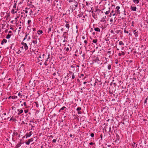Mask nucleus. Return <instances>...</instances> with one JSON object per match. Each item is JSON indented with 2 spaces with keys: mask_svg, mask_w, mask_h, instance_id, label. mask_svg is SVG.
Wrapping results in <instances>:
<instances>
[{
  "mask_svg": "<svg viewBox=\"0 0 148 148\" xmlns=\"http://www.w3.org/2000/svg\"><path fill=\"white\" fill-rule=\"evenodd\" d=\"M100 137L102 139V134H101L100 135Z\"/></svg>",
  "mask_w": 148,
  "mask_h": 148,
  "instance_id": "nucleus-58",
  "label": "nucleus"
},
{
  "mask_svg": "<svg viewBox=\"0 0 148 148\" xmlns=\"http://www.w3.org/2000/svg\"><path fill=\"white\" fill-rule=\"evenodd\" d=\"M133 1L134 3L136 4L138 3L139 2V0H133Z\"/></svg>",
  "mask_w": 148,
  "mask_h": 148,
  "instance_id": "nucleus-18",
  "label": "nucleus"
},
{
  "mask_svg": "<svg viewBox=\"0 0 148 148\" xmlns=\"http://www.w3.org/2000/svg\"><path fill=\"white\" fill-rule=\"evenodd\" d=\"M66 108V107L65 106L62 107L59 110V112H62V110H64Z\"/></svg>",
  "mask_w": 148,
  "mask_h": 148,
  "instance_id": "nucleus-17",
  "label": "nucleus"
},
{
  "mask_svg": "<svg viewBox=\"0 0 148 148\" xmlns=\"http://www.w3.org/2000/svg\"><path fill=\"white\" fill-rule=\"evenodd\" d=\"M65 22L66 23V24L65 25V26L66 28H67L68 31L69 30V28L70 27V25L68 24L69 22L68 21H65Z\"/></svg>",
  "mask_w": 148,
  "mask_h": 148,
  "instance_id": "nucleus-13",
  "label": "nucleus"
},
{
  "mask_svg": "<svg viewBox=\"0 0 148 148\" xmlns=\"http://www.w3.org/2000/svg\"><path fill=\"white\" fill-rule=\"evenodd\" d=\"M18 112V113L17 114L18 115H20L23 112V110H22V109L20 110V109H18L17 110Z\"/></svg>",
  "mask_w": 148,
  "mask_h": 148,
  "instance_id": "nucleus-11",
  "label": "nucleus"
},
{
  "mask_svg": "<svg viewBox=\"0 0 148 148\" xmlns=\"http://www.w3.org/2000/svg\"><path fill=\"white\" fill-rule=\"evenodd\" d=\"M63 36L64 37V39H65V38H67V37L66 36V35H63Z\"/></svg>",
  "mask_w": 148,
  "mask_h": 148,
  "instance_id": "nucleus-42",
  "label": "nucleus"
},
{
  "mask_svg": "<svg viewBox=\"0 0 148 148\" xmlns=\"http://www.w3.org/2000/svg\"><path fill=\"white\" fill-rule=\"evenodd\" d=\"M22 45L23 46L24 48L25 51L27 50L28 49V47L27 46V44L24 42H21Z\"/></svg>",
  "mask_w": 148,
  "mask_h": 148,
  "instance_id": "nucleus-6",
  "label": "nucleus"
},
{
  "mask_svg": "<svg viewBox=\"0 0 148 148\" xmlns=\"http://www.w3.org/2000/svg\"><path fill=\"white\" fill-rule=\"evenodd\" d=\"M39 35H40L43 33V31L42 30H39L37 32Z\"/></svg>",
  "mask_w": 148,
  "mask_h": 148,
  "instance_id": "nucleus-19",
  "label": "nucleus"
},
{
  "mask_svg": "<svg viewBox=\"0 0 148 148\" xmlns=\"http://www.w3.org/2000/svg\"><path fill=\"white\" fill-rule=\"evenodd\" d=\"M84 47H85V49H86V44H85L84 46Z\"/></svg>",
  "mask_w": 148,
  "mask_h": 148,
  "instance_id": "nucleus-59",
  "label": "nucleus"
},
{
  "mask_svg": "<svg viewBox=\"0 0 148 148\" xmlns=\"http://www.w3.org/2000/svg\"><path fill=\"white\" fill-rule=\"evenodd\" d=\"M133 33L134 35H135V37H137L138 35V33L137 31L136 30L133 31Z\"/></svg>",
  "mask_w": 148,
  "mask_h": 148,
  "instance_id": "nucleus-10",
  "label": "nucleus"
},
{
  "mask_svg": "<svg viewBox=\"0 0 148 148\" xmlns=\"http://www.w3.org/2000/svg\"><path fill=\"white\" fill-rule=\"evenodd\" d=\"M120 8V7L119 6H117L116 7V9L117 10H119V9Z\"/></svg>",
  "mask_w": 148,
  "mask_h": 148,
  "instance_id": "nucleus-39",
  "label": "nucleus"
},
{
  "mask_svg": "<svg viewBox=\"0 0 148 148\" xmlns=\"http://www.w3.org/2000/svg\"><path fill=\"white\" fill-rule=\"evenodd\" d=\"M47 1L50 3H51L53 1L52 0H47Z\"/></svg>",
  "mask_w": 148,
  "mask_h": 148,
  "instance_id": "nucleus-50",
  "label": "nucleus"
},
{
  "mask_svg": "<svg viewBox=\"0 0 148 148\" xmlns=\"http://www.w3.org/2000/svg\"><path fill=\"white\" fill-rule=\"evenodd\" d=\"M84 42L85 44H86L88 43V41L87 40H85L84 41Z\"/></svg>",
  "mask_w": 148,
  "mask_h": 148,
  "instance_id": "nucleus-43",
  "label": "nucleus"
},
{
  "mask_svg": "<svg viewBox=\"0 0 148 148\" xmlns=\"http://www.w3.org/2000/svg\"><path fill=\"white\" fill-rule=\"evenodd\" d=\"M82 39H83V40H84V39L85 38V37L84 36H82Z\"/></svg>",
  "mask_w": 148,
  "mask_h": 148,
  "instance_id": "nucleus-52",
  "label": "nucleus"
},
{
  "mask_svg": "<svg viewBox=\"0 0 148 148\" xmlns=\"http://www.w3.org/2000/svg\"><path fill=\"white\" fill-rule=\"evenodd\" d=\"M111 127H110L109 128V132H111Z\"/></svg>",
  "mask_w": 148,
  "mask_h": 148,
  "instance_id": "nucleus-51",
  "label": "nucleus"
},
{
  "mask_svg": "<svg viewBox=\"0 0 148 148\" xmlns=\"http://www.w3.org/2000/svg\"><path fill=\"white\" fill-rule=\"evenodd\" d=\"M25 12L26 13V14H27V13H28V11L27 10H25Z\"/></svg>",
  "mask_w": 148,
  "mask_h": 148,
  "instance_id": "nucleus-63",
  "label": "nucleus"
},
{
  "mask_svg": "<svg viewBox=\"0 0 148 148\" xmlns=\"http://www.w3.org/2000/svg\"><path fill=\"white\" fill-rule=\"evenodd\" d=\"M92 62L93 63H96L97 64H99L100 62L98 57L96 56H94L93 57Z\"/></svg>",
  "mask_w": 148,
  "mask_h": 148,
  "instance_id": "nucleus-3",
  "label": "nucleus"
},
{
  "mask_svg": "<svg viewBox=\"0 0 148 148\" xmlns=\"http://www.w3.org/2000/svg\"><path fill=\"white\" fill-rule=\"evenodd\" d=\"M115 12H116L115 15H116L117 14H120V11L119 10H117L115 11Z\"/></svg>",
  "mask_w": 148,
  "mask_h": 148,
  "instance_id": "nucleus-26",
  "label": "nucleus"
},
{
  "mask_svg": "<svg viewBox=\"0 0 148 148\" xmlns=\"http://www.w3.org/2000/svg\"><path fill=\"white\" fill-rule=\"evenodd\" d=\"M12 32V31H9L8 32V33L9 34H11Z\"/></svg>",
  "mask_w": 148,
  "mask_h": 148,
  "instance_id": "nucleus-64",
  "label": "nucleus"
},
{
  "mask_svg": "<svg viewBox=\"0 0 148 148\" xmlns=\"http://www.w3.org/2000/svg\"><path fill=\"white\" fill-rule=\"evenodd\" d=\"M81 110V108L80 107H78V108H77V111H80V110Z\"/></svg>",
  "mask_w": 148,
  "mask_h": 148,
  "instance_id": "nucleus-32",
  "label": "nucleus"
},
{
  "mask_svg": "<svg viewBox=\"0 0 148 148\" xmlns=\"http://www.w3.org/2000/svg\"><path fill=\"white\" fill-rule=\"evenodd\" d=\"M69 48L68 47H67V48H66V51H69Z\"/></svg>",
  "mask_w": 148,
  "mask_h": 148,
  "instance_id": "nucleus-46",
  "label": "nucleus"
},
{
  "mask_svg": "<svg viewBox=\"0 0 148 148\" xmlns=\"http://www.w3.org/2000/svg\"><path fill=\"white\" fill-rule=\"evenodd\" d=\"M33 140L34 139L33 138H31L28 139V141L25 143L27 145H29V144L30 142L33 141Z\"/></svg>",
  "mask_w": 148,
  "mask_h": 148,
  "instance_id": "nucleus-8",
  "label": "nucleus"
},
{
  "mask_svg": "<svg viewBox=\"0 0 148 148\" xmlns=\"http://www.w3.org/2000/svg\"><path fill=\"white\" fill-rule=\"evenodd\" d=\"M118 61L117 60H116V62H115V64H117L118 63Z\"/></svg>",
  "mask_w": 148,
  "mask_h": 148,
  "instance_id": "nucleus-57",
  "label": "nucleus"
},
{
  "mask_svg": "<svg viewBox=\"0 0 148 148\" xmlns=\"http://www.w3.org/2000/svg\"><path fill=\"white\" fill-rule=\"evenodd\" d=\"M119 44L120 45H124V43L122 41H120L119 42Z\"/></svg>",
  "mask_w": 148,
  "mask_h": 148,
  "instance_id": "nucleus-28",
  "label": "nucleus"
},
{
  "mask_svg": "<svg viewBox=\"0 0 148 148\" xmlns=\"http://www.w3.org/2000/svg\"><path fill=\"white\" fill-rule=\"evenodd\" d=\"M94 144L92 142H91L89 143V145H92Z\"/></svg>",
  "mask_w": 148,
  "mask_h": 148,
  "instance_id": "nucleus-49",
  "label": "nucleus"
},
{
  "mask_svg": "<svg viewBox=\"0 0 148 148\" xmlns=\"http://www.w3.org/2000/svg\"><path fill=\"white\" fill-rule=\"evenodd\" d=\"M135 144V143L134 142L132 144V146H134V145Z\"/></svg>",
  "mask_w": 148,
  "mask_h": 148,
  "instance_id": "nucleus-62",
  "label": "nucleus"
},
{
  "mask_svg": "<svg viewBox=\"0 0 148 148\" xmlns=\"http://www.w3.org/2000/svg\"><path fill=\"white\" fill-rule=\"evenodd\" d=\"M25 73L24 65L22 64L21 67L18 70L17 73L21 74L24 73Z\"/></svg>",
  "mask_w": 148,
  "mask_h": 148,
  "instance_id": "nucleus-1",
  "label": "nucleus"
},
{
  "mask_svg": "<svg viewBox=\"0 0 148 148\" xmlns=\"http://www.w3.org/2000/svg\"><path fill=\"white\" fill-rule=\"evenodd\" d=\"M78 4L77 2H75L74 4L71 5L70 7V9L71 11V12L72 13L73 11L75 10L76 8L78 7Z\"/></svg>",
  "mask_w": 148,
  "mask_h": 148,
  "instance_id": "nucleus-2",
  "label": "nucleus"
},
{
  "mask_svg": "<svg viewBox=\"0 0 148 148\" xmlns=\"http://www.w3.org/2000/svg\"><path fill=\"white\" fill-rule=\"evenodd\" d=\"M72 78L73 79H74L75 78V76L74 75V73L73 74V75L72 76Z\"/></svg>",
  "mask_w": 148,
  "mask_h": 148,
  "instance_id": "nucleus-41",
  "label": "nucleus"
},
{
  "mask_svg": "<svg viewBox=\"0 0 148 148\" xmlns=\"http://www.w3.org/2000/svg\"><path fill=\"white\" fill-rule=\"evenodd\" d=\"M11 35V34H8L6 36L5 38L6 39H9L10 38Z\"/></svg>",
  "mask_w": 148,
  "mask_h": 148,
  "instance_id": "nucleus-24",
  "label": "nucleus"
},
{
  "mask_svg": "<svg viewBox=\"0 0 148 148\" xmlns=\"http://www.w3.org/2000/svg\"><path fill=\"white\" fill-rule=\"evenodd\" d=\"M94 136V134L93 133H91L90 134V136L92 137H93Z\"/></svg>",
  "mask_w": 148,
  "mask_h": 148,
  "instance_id": "nucleus-37",
  "label": "nucleus"
},
{
  "mask_svg": "<svg viewBox=\"0 0 148 148\" xmlns=\"http://www.w3.org/2000/svg\"><path fill=\"white\" fill-rule=\"evenodd\" d=\"M111 65L109 64L108 65V69L109 70H110L111 69Z\"/></svg>",
  "mask_w": 148,
  "mask_h": 148,
  "instance_id": "nucleus-31",
  "label": "nucleus"
},
{
  "mask_svg": "<svg viewBox=\"0 0 148 148\" xmlns=\"http://www.w3.org/2000/svg\"><path fill=\"white\" fill-rule=\"evenodd\" d=\"M110 10L109 9L107 11H106V12H105V14L106 15H107L110 13Z\"/></svg>",
  "mask_w": 148,
  "mask_h": 148,
  "instance_id": "nucleus-27",
  "label": "nucleus"
},
{
  "mask_svg": "<svg viewBox=\"0 0 148 148\" xmlns=\"http://www.w3.org/2000/svg\"><path fill=\"white\" fill-rule=\"evenodd\" d=\"M136 7L135 6H131L130 9L131 10H132V11H136Z\"/></svg>",
  "mask_w": 148,
  "mask_h": 148,
  "instance_id": "nucleus-14",
  "label": "nucleus"
},
{
  "mask_svg": "<svg viewBox=\"0 0 148 148\" xmlns=\"http://www.w3.org/2000/svg\"><path fill=\"white\" fill-rule=\"evenodd\" d=\"M27 35L26 34L25 37L23 39V41H24V40H25V39H27Z\"/></svg>",
  "mask_w": 148,
  "mask_h": 148,
  "instance_id": "nucleus-35",
  "label": "nucleus"
},
{
  "mask_svg": "<svg viewBox=\"0 0 148 148\" xmlns=\"http://www.w3.org/2000/svg\"><path fill=\"white\" fill-rule=\"evenodd\" d=\"M69 3L73 2L74 3H75V2H77V1H75V0H69Z\"/></svg>",
  "mask_w": 148,
  "mask_h": 148,
  "instance_id": "nucleus-23",
  "label": "nucleus"
},
{
  "mask_svg": "<svg viewBox=\"0 0 148 148\" xmlns=\"http://www.w3.org/2000/svg\"><path fill=\"white\" fill-rule=\"evenodd\" d=\"M24 112L25 113H26L28 112V110H24Z\"/></svg>",
  "mask_w": 148,
  "mask_h": 148,
  "instance_id": "nucleus-40",
  "label": "nucleus"
},
{
  "mask_svg": "<svg viewBox=\"0 0 148 148\" xmlns=\"http://www.w3.org/2000/svg\"><path fill=\"white\" fill-rule=\"evenodd\" d=\"M121 54L122 55H125V53L123 51H122V53H121Z\"/></svg>",
  "mask_w": 148,
  "mask_h": 148,
  "instance_id": "nucleus-48",
  "label": "nucleus"
},
{
  "mask_svg": "<svg viewBox=\"0 0 148 148\" xmlns=\"http://www.w3.org/2000/svg\"><path fill=\"white\" fill-rule=\"evenodd\" d=\"M124 32L125 33H127V34H128L129 33L128 31H127L126 30H124Z\"/></svg>",
  "mask_w": 148,
  "mask_h": 148,
  "instance_id": "nucleus-45",
  "label": "nucleus"
},
{
  "mask_svg": "<svg viewBox=\"0 0 148 148\" xmlns=\"http://www.w3.org/2000/svg\"><path fill=\"white\" fill-rule=\"evenodd\" d=\"M28 85L30 87H34L35 86V84L34 82L30 80L29 82Z\"/></svg>",
  "mask_w": 148,
  "mask_h": 148,
  "instance_id": "nucleus-7",
  "label": "nucleus"
},
{
  "mask_svg": "<svg viewBox=\"0 0 148 148\" xmlns=\"http://www.w3.org/2000/svg\"><path fill=\"white\" fill-rule=\"evenodd\" d=\"M94 30L95 31L100 32V29L99 28L97 27L95 28L94 29Z\"/></svg>",
  "mask_w": 148,
  "mask_h": 148,
  "instance_id": "nucleus-21",
  "label": "nucleus"
},
{
  "mask_svg": "<svg viewBox=\"0 0 148 148\" xmlns=\"http://www.w3.org/2000/svg\"><path fill=\"white\" fill-rule=\"evenodd\" d=\"M116 17H114L113 18H112L110 20V22H111L112 23L113 21H116Z\"/></svg>",
  "mask_w": 148,
  "mask_h": 148,
  "instance_id": "nucleus-15",
  "label": "nucleus"
},
{
  "mask_svg": "<svg viewBox=\"0 0 148 148\" xmlns=\"http://www.w3.org/2000/svg\"><path fill=\"white\" fill-rule=\"evenodd\" d=\"M23 105H24V106H26V107H25L26 108H27V106H26V103L25 102H24L23 103Z\"/></svg>",
  "mask_w": 148,
  "mask_h": 148,
  "instance_id": "nucleus-36",
  "label": "nucleus"
},
{
  "mask_svg": "<svg viewBox=\"0 0 148 148\" xmlns=\"http://www.w3.org/2000/svg\"><path fill=\"white\" fill-rule=\"evenodd\" d=\"M50 19H51V21L52 20V16H51Z\"/></svg>",
  "mask_w": 148,
  "mask_h": 148,
  "instance_id": "nucleus-55",
  "label": "nucleus"
},
{
  "mask_svg": "<svg viewBox=\"0 0 148 148\" xmlns=\"http://www.w3.org/2000/svg\"><path fill=\"white\" fill-rule=\"evenodd\" d=\"M83 15V13L82 12L80 14H78L77 16L79 18H80L82 17Z\"/></svg>",
  "mask_w": 148,
  "mask_h": 148,
  "instance_id": "nucleus-25",
  "label": "nucleus"
},
{
  "mask_svg": "<svg viewBox=\"0 0 148 148\" xmlns=\"http://www.w3.org/2000/svg\"><path fill=\"white\" fill-rule=\"evenodd\" d=\"M56 139H54L53 140H52V142L54 143H56Z\"/></svg>",
  "mask_w": 148,
  "mask_h": 148,
  "instance_id": "nucleus-44",
  "label": "nucleus"
},
{
  "mask_svg": "<svg viewBox=\"0 0 148 148\" xmlns=\"http://www.w3.org/2000/svg\"><path fill=\"white\" fill-rule=\"evenodd\" d=\"M32 134V131H30L29 133H27L26 134L25 136H26V138H27L28 137H30Z\"/></svg>",
  "mask_w": 148,
  "mask_h": 148,
  "instance_id": "nucleus-9",
  "label": "nucleus"
},
{
  "mask_svg": "<svg viewBox=\"0 0 148 148\" xmlns=\"http://www.w3.org/2000/svg\"><path fill=\"white\" fill-rule=\"evenodd\" d=\"M7 40H6L5 39H3L2 41L1 42V44L2 45H3V44L4 43H6L7 42Z\"/></svg>",
  "mask_w": 148,
  "mask_h": 148,
  "instance_id": "nucleus-16",
  "label": "nucleus"
},
{
  "mask_svg": "<svg viewBox=\"0 0 148 148\" xmlns=\"http://www.w3.org/2000/svg\"><path fill=\"white\" fill-rule=\"evenodd\" d=\"M66 42V40H65V39H64L63 40V42L65 43Z\"/></svg>",
  "mask_w": 148,
  "mask_h": 148,
  "instance_id": "nucleus-61",
  "label": "nucleus"
},
{
  "mask_svg": "<svg viewBox=\"0 0 148 148\" xmlns=\"http://www.w3.org/2000/svg\"><path fill=\"white\" fill-rule=\"evenodd\" d=\"M18 95L19 96V97H21V96H22V95H21V93H20V92H19L18 94Z\"/></svg>",
  "mask_w": 148,
  "mask_h": 148,
  "instance_id": "nucleus-38",
  "label": "nucleus"
},
{
  "mask_svg": "<svg viewBox=\"0 0 148 148\" xmlns=\"http://www.w3.org/2000/svg\"><path fill=\"white\" fill-rule=\"evenodd\" d=\"M71 67L72 68H75V66L73 65H71Z\"/></svg>",
  "mask_w": 148,
  "mask_h": 148,
  "instance_id": "nucleus-54",
  "label": "nucleus"
},
{
  "mask_svg": "<svg viewBox=\"0 0 148 148\" xmlns=\"http://www.w3.org/2000/svg\"><path fill=\"white\" fill-rule=\"evenodd\" d=\"M118 55L119 56H121V53H119L118 54Z\"/></svg>",
  "mask_w": 148,
  "mask_h": 148,
  "instance_id": "nucleus-60",
  "label": "nucleus"
},
{
  "mask_svg": "<svg viewBox=\"0 0 148 148\" xmlns=\"http://www.w3.org/2000/svg\"><path fill=\"white\" fill-rule=\"evenodd\" d=\"M21 145V142L18 143H17L16 145V147L17 148H18L19 147H20Z\"/></svg>",
  "mask_w": 148,
  "mask_h": 148,
  "instance_id": "nucleus-20",
  "label": "nucleus"
},
{
  "mask_svg": "<svg viewBox=\"0 0 148 148\" xmlns=\"http://www.w3.org/2000/svg\"><path fill=\"white\" fill-rule=\"evenodd\" d=\"M11 98L12 99H15L17 98V97L16 96H12L11 97Z\"/></svg>",
  "mask_w": 148,
  "mask_h": 148,
  "instance_id": "nucleus-29",
  "label": "nucleus"
},
{
  "mask_svg": "<svg viewBox=\"0 0 148 148\" xmlns=\"http://www.w3.org/2000/svg\"><path fill=\"white\" fill-rule=\"evenodd\" d=\"M14 135H15L16 136H17L18 134V133L17 132H14Z\"/></svg>",
  "mask_w": 148,
  "mask_h": 148,
  "instance_id": "nucleus-47",
  "label": "nucleus"
},
{
  "mask_svg": "<svg viewBox=\"0 0 148 148\" xmlns=\"http://www.w3.org/2000/svg\"><path fill=\"white\" fill-rule=\"evenodd\" d=\"M39 40V38H38L36 36L33 38L32 42L34 44L37 45V40Z\"/></svg>",
  "mask_w": 148,
  "mask_h": 148,
  "instance_id": "nucleus-5",
  "label": "nucleus"
},
{
  "mask_svg": "<svg viewBox=\"0 0 148 148\" xmlns=\"http://www.w3.org/2000/svg\"><path fill=\"white\" fill-rule=\"evenodd\" d=\"M86 5L87 6H88V3L87 1L86 2Z\"/></svg>",
  "mask_w": 148,
  "mask_h": 148,
  "instance_id": "nucleus-53",
  "label": "nucleus"
},
{
  "mask_svg": "<svg viewBox=\"0 0 148 148\" xmlns=\"http://www.w3.org/2000/svg\"><path fill=\"white\" fill-rule=\"evenodd\" d=\"M97 39H94L93 41L92 42L94 43H96L97 42Z\"/></svg>",
  "mask_w": 148,
  "mask_h": 148,
  "instance_id": "nucleus-30",
  "label": "nucleus"
},
{
  "mask_svg": "<svg viewBox=\"0 0 148 148\" xmlns=\"http://www.w3.org/2000/svg\"><path fill=\"white\" fill-rule=\"evenodd\" d=\"M27 3L29 5H31L32 4V2L31 1H29V0L27 1Z\"/></svg>",
  "mask_w": 148,
  "mask_h": 148,
  "instance_id": "nucleus-33",
  "label": "nucleus"
},
{
  "mask_svg": "<svg viewBox=\"0 0 148 148\" xmlns=\"http://www.w3.org/2000/svg\"><path fill=\"white\" fill-rule=\"evenodd\" d=\"M51 29L52 27L51 26L49 27L48 29V33H49L51 31Z\"/></svg>",
  "mask_w": 148,
  "mask_h": 148,
  "instance_id": "nucleus-22",
  "label": "nucleus"
},
{
  "mask_svg": "<svg viewBox=\"0 0 148 148\" xmlns=\"http://www.w3.org/2000/svg\"><path fill=\"white\" fill-rule=\"evenodd\" d=\"M21 53V51L20 50H18V51L16 52V53L18 54H19Z\"/></svg>",
  "mask_w": 148,
  "mask_h": 148,
  "instance_id": "nucleus-34",
  "label": "nucleus"
},
{
  "mask_svg": "<svg viewBox=\"0 0 148 148\" xmlns=\"http://www.w3.org/2000/svg\"><path fill=\"white\" fill-rule=\"evenodd\" d=\"M116 15V12L114 13V11L113 10H112L110 14V16H114L115 15Z\"/></svg>",
  "mask_w": 148,
  "mask_h": 148,
  "instance_id": "nucleus-12",
  "label": "nucleus"
},
{
  "mask_svg": "<svg viewBox=\"0 0 148 148\" xmlns=\"http://www.w3.org/2000/svg\"><path fill=\"white\" fill-rule=\"evenodd\" d=\"M51 60V58L50 57V55L49 54L48 56V58L44 63V64L46 66H47L48 65V62L49 61V62H50Z\"/></svg>",
  "mask_w": 148,
  "mask_h": 148,
  "instance_id": "nucleus-4",
  "label": "nucleus"
},
{
  "mask_svg": "<svg viewBox=\"0 0 148 148\" xmlns=\"http://www.w3.org/2000/svg\"><path fill=\"white\" fill-rule=\"evenodd\" d=\"M66 34H67V32H64V34L63 35H66Z\"/></svg>",
  "mask_w": 148,
  "mask_h": 148,
  "instance_id": "nucleus-56",
  "label": "nucleus"
}]
</instances>
